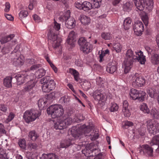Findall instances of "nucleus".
<instances>
[{"mask_svg": "<svg viewBox=\"0 0 159 159\" xmlns=\"http://www.w3.org/2000/svg\"><path fill=\"white\" fill-rule=\"evenodd\" d=\"M83 10L85 11H88L93 8V4L92 5L90 2L87 1H84L83 2Z\"/></svg>", "mask_w": 159, "mask_h": 159, "instance_id": "obj_27", "label": "nucleus"}, {"mask_svg": "<svg viewBox=\"0 0 159 159\" xmlns=\"http://www.w3.org/2000/svg\"><path fill=\"white\" fill-rule=\"evenodd\" d=\"M145 83V80L144 78L142 76H139L133 81L132 85L134 87L137 88L143 86Z\"/></svg>", "mask_w": 159, "mask_h": 159, "instance_id": "obj_15", "label": "nucleus"}, {"mask_svg": "<svg viewBox=\"0 0 159 159\" xmlns=\"http://www.w3.org/2000/svg\"><path fill=\"white\" fill-rule=\"evenodd\" d=\"M79 20L82 24L84 25H88L91 21L90 18L84 15H80Z\"/></svg>", "mask_w": 159, "mask_h": 159, "instance_id": "obj_23", "label": "nucleus"}, {"mask_svg": "<svg viewBox=\"0 0 159 159\" xmlns=\"http://www.w3.org/2000/svg\"><path fill=\"white\" fill-rule=\"evenodd\" d=\"M141 151H143V154L146 156L151 157L153 156V149L148 145H142L141 147Z\"/></svg>", "mask_w": 159, "mask_h": 159, "instance_id": "obj_14", "label": "nucleus"}, {"mask_svg": "<svg viewBox=\"0 0 159 159\" xmlns=\"http://www.w3.org/2000/svg\"><path fill=\"white\" fill-rule=\"evenodd\" d=\"M48 39L51 40L52 46L56 50V52L57 54L60 53L61 49L60 48L62 39L57 35V34L55 33L54 30H50L48 34Z\"/></svg>", "mask_w": 159, "mask_h": 159, "instance_id": "obj_3", "label": "nucleus"}, {"mask_svg": "<svg viewBox=\"0 0 159 159\" xmlns=\"http://www.w3.org/2000/svg\"><path fill=\"white\" fill-rule=\"evenodd\" d=\"M8 151L2 148H0V159H9L10 158Z\"/></svg>", "mask_w": 159, "mask_h": 159, "instance_id": "obj_22", "label": "nucleus"}, {"mask_svg": "<svg viewBox=\"0 0 159 159\" xmlns=\"http://www.w3.org/2000/svg\"><path fill=\"white\" fill-rule=\"evenodd\" d=\"M16 43V40H14L11 41V43L9 46V47H4L2 49L1 52L3 54L8 53L12 49V46L15 45Z\"/></svg>", "mask_w": 159, "mask_h": 159, "instance_id": "obj_24", "label": "nucleus"}, {"mask_svg": "<svg viewBox=\"0 0 159 159\" xmlns=\"http://www.w3.org/2000/svg\"><path fill=\"white\" fill-rule=\"evenodd\" d=\"M93 96L95 100L104 102L106 100V96L101 93L99 90H96L93 93Z\"/></svg>", "mask_w": 159, "mask_h": 159, "instance_id": "obj_13", "label": "nucleus"}, {"mask_svg": "<svg viewBox=\"0 0 159 159\" xmlns=\"http://www.w3.org/2000/svg\"><path fill=\"white\" fill-rule=\"evenodd\" d=\"M134 3L137 9L140 11H143L144 8V0H134Z\"/></svg>", "mask_w": 159, "mask_h": 159, "instance_id": "obj_21", "label": "nucleus"}, {"mask_svg": "<svg viewBox=\"0 0 159 159\" xmlns=\"http://www.w3.org/2000/svg\"><path fill=\"white\" fill-rule=\"evenodd\" d=\"M7 106L3 104H0V111L5 113L7 110Z\"/></svg>", "mask_w": 159, "mask_h": 159, "instance_id": "obj_57", "label": "nucleus"}, {"mask_svg": "<svg viewBox=\"0 0 159 159\" xmlns=\"http://www.w3.org/2000/svg\"><path fill=\"white\" fill-rule=\"evenodd\" d=\"M46 100L45 101L43 99H40L38 101V106L39 108L42 109L44 108L46 104Z\"/></svg>", "mask_w": 159, "mask_h": 159, "instance_id": "obj_43", "label": "nucleus"}, {"mask_svg": "<svg viewBox=\"0 0 159 159\" xmlns=\"http://www.w3.org/2000/svg\"><path fill=\"white\" fill-rule=\"evenodd\" d=\"M53 28L56 31H58L60 29L61 25L60 24L57 23L56 21L54 20Z\"/></svg>", "mask_w": 159, "mask_h": 159, "instance_id": "obj_56", "label": "nucleus"}, {"mask_svg": "<svg viewBox=\"0 0 159 159\" xmlns=\"http://www.w3.org/2000/svg\"><path fill=\"white\" fill-rule=\"evenodd\" d=\"M96 150V149H94L93 148H87L85 149L82 150V152L84 154L85 156H86L88 155H89L92 153H93Z\"/></svg>", "mask_w": 159, "mask_h": 159, "instance_id": "obj_37", "label": "nucleus"}, {"mask_svg": "<svg viewBox=\"0 0 159 159\" xmlns=\"http://www.w3.org/2000/svg\"><path fill=\"white\" fill-rule=\"evenodd\" d=\"M47 111L48 115H51L52 118L60 117L64 113V110L61 105H51L47 109Z\"/></svg>", "mask_w": 159, "mask_h": 159, "instance_id": "obj_5", "label": "nucleus"}, {"mask_svg": "<svg viewBox=\"0 0 159 159\" xmlns=\"http://www.w3.org/2000/svg\"><path fill=\"white\" fill-rule=\"evenodd\" d=\"M102 0H93V9L99 8L101 3Z\"/></svg>", "mask_w": 159, "mask_h": 159, "instance_id": "obj_49", "label": "nucleus"}, {"mask_svg": "<svg viewBox=\"0 0 159 159\" xmlns=\"http://www.w3.org/2000/svg\"><path fill=\"white\" fill-rule=\"evenodd\" d=\"M113 48L117 52H119L121 51L122 47L119 43H116L114 45Z\"/></svg>", "mask_w": 159, "mask_h": 159, "instance_id": "obj_50", "label": "nucleus"}, {"mask_svg": "<svg viewBox=\"0 0 159 159\" xmlns=\"http://www.w3.org/2000/svg\"><path fill=\"white\" fill-rule=\"evenodd\" d=\"M140 110L144 113L148 114L150 112L149 109L145 103H143L141 104L140 106Z\"/></svg>", "mask_w": 159, "mask_h": 159, "instance_id": "obj_41", "label": "nucleus"}, {"mask_svg": "<svg viewBox=\"0 0 159 159\" xmlns=\"http://www.w3.org/2000/svg\"><path fill=\"white\" fill-rule=\"evenodd\" d=\"M27 71H23L22 74H17L15 76V78L17 80L18 84L20 85L24 83L26 80L30 79L29 73H27Z\"/></svg>", "mask_w": 159, "mask_h": 159, "instance_id": "obj_11", "label": "nucleus"}, {"mask_svg": "<svg viewBox=\"0 0 159 159\" xmlns=\"http://www.w3.org/2000/svg\"><path fill=\"white\" fill-rule=\"evenodd\" d=\"M50 79L49 76H46L40 80L41 83L43 84L42 89L44 92H49L54 89L56 87V84L54 80H50Z\"/></svg>", "mask_w": 159, "mask_h": 159, "instance_id": "obj_4", "label": "nucleus"}, {"mask_svg": "<svg viewBox=\"0 0 159 159\" xmlns=\"http://www.w3.org/2000/svg\"><path fill=\"white\" fill-rule=\"evenodd\" d=\"M131 19L130 17L125 18L124 21L123 26L125 30L129 29L131 25Z\"/></svg>", "mask_w": 159, "mask_h": 159, "instance_id": "obj_30", "label": "nucleus"}, {"mask_svg": "<svg viewBox=\"0 0 159 159\" xmlns=\"http://www.w3.org/2000/svg\"><path fill=\"white\" fill-rule=\"evenodd\" d=\"M116 66L113 63L109 64L106 68L107 71L109 73L112 74L116 70Z\"/></svg>", "mask_w": 159, "mask_h": 159, "instance_id": "obj_29", "label": "nucleus"}, {"mask_svg": "<svg viewBox=\"0 0 159 159\" xmlns=\"http://www.w3.org/2000/svg\"><path fill=\"white\" fill-rule=\"evenodd\" d=\"M11 7L10 4L9 2H6L5 3V8L4 9L5 11L6 12H8L10 10Z\"/></svg>", "mask_w": 159, "mask_h": 159, "instance_id": "obj_60", "label": "nucleus"}, {"mask_svg": "<svg viewBox=\"0 0 159 159\" xmlns=\"http://www.w3.org/2000/svg\"><path fill=\"white\" fill-rule=\"evenodd\" d=\"M75 6L77 8L83 10V3L81 4L78 2H75Z\"/></svg>", "mask_w": 159, "mask_h": 159, "instance_id": "obj_61", "label": "nucleus"}, {"mask_svg": "<svg viewBox=\"0 0 159 159\" xmlns=\"http://www.w3.org/2000/svg\"><path fill=\"white\" fill-rule=\"evenodd\" d=\"M39 64H36L32 65L30 68V70H34L38 69L40 66Z\"/></svg>", "mask_w": 159, "mask_h": 159, "instance_id": "obj_62", "label": "nucleus"}, {"mask_svg": "<svg viewBox=\"0 0 159 159\" xmlns=\"http://www.w3.org/2000/svg\"><path fill=\"white\" fill-rule=\"evenodd\" d=\"M118 105L115 103H112L109 108V110L111 112H115L117 111L118 109Z\"/></svg>", "mask_w": 159, "mask_h": 159, "instance_id": "obj_47", "label": "nucleus"}, {"mask_svg": "<svg viewBox=\"0 0 159 159\" xmlns=\"http://www.w3.org/2000/svg\"><path fill=\"white\" fill-rule=\"evenodd\" d=\"M129 103L126 100H124L123 102L122 111L125 116L129 117L131 115V113L128 109Z\"/></svg>", "mask_w": 159, "mask_h": 159, "instance_id": "obj_17", "label": "nucleus"}, {"mask_svg": "<svg viewBox=\"0 0 159 159\" xmlns=\"http://www.w3.org/2000/svg\"><path fill=\"white\" fill-rule=\"evenodd\" d=\"M39 137V135L34 130L31 131L29 133L28 138L33 141H35Z\"/></svg>", "mask_w": 159, "mask_h": 159, "instance_id": "obj_28", "label": "nucleus"}, {"mask_svg": "<svg viewBox=\"0 0 159 159\" xmlns=\"http://www.w3.org/2000/svg\"><path fill=\"white\" fill-rule=\"evenodd\" d=\"M42 157L43 159H58L57 156L53 153L43 154L42 155Z\"/></svg>", "mask_w": 159, "mask_h": 159, "instance_id": "obj_33", "label": "nucleus"}, {"mask_svg": "<svg viewBox=\"0 0 159 159\" xmlns=\"http://www.w3.org/2000/svg\"><path fill=\"white\" fill-rule=\"evenodd\" d=\"M132 7V3L128 2L124 4L123 7L124 11L129 12L131 10Z\"/></svg>", "mask_w": 159, "mask_h": 159, "instance_id": "obj_35", "label": "nucleus"}, {"mask_svg": "<svg viewBox=\"0 0 159 159\" xmlns=\"http://www.w3.org/2000/svg\"><path fill=\"white\" fill-rule=\"evenodd\" d=\"M130 95L133 99H138L139 101L142 102L143 101L146 97V94L145 92L142 90H138L134 89L131 90Z\"/></svg>", "mask_w": 159, "mask_h": 159, "instance_id": "obj_9", "label": "nucleus"}, {"mask_svg": "<svg viewBox=\"0 0 159 159\" xmlns=\"http://www.w3.org/2000/svg\"><path fill=\"white\" fill-rule=\"evenodd\" d=\"M133 29L135 34L137 35H141L144 31L143 25L141 21H137L134 24Z\"/></svg>", "mask_w": 159, "mask_h": 159, "instance_id": "obj_12", "label": "nucleus"}, {"mask_svg": "<svg viewBox=\"0 0 159 159\" xmlns=\"http://www.w3.org/2000/svg\"><path fill=\"white\" fill-rule=\"evenodd\" d=\"M75 38L76 36L75 32L73 31H72L70 33L68 37V39H75Z\"/></svg>", "mask_w": 159, "mask_h": 159, "instance_id": "obj_59", "label": "nucleus"}, {"mask_svg": "<svg viewBox=\"0 0 159 159\" xmlns=\"http://www.w3.org/2000/svg\"><path fill=\"white\" fill-rule=\"evenodd\" d=\"M145 48L148 54H153L155 52V50L154 49H152L148 46H146Z\"/></svg>", "mask_w": 159, "mask_h": 159, "instance_id": "obj_55", "label": "nucleus"}, {"mask_svg": "<svg viewBox=\"0 0 159 159\" xmlns=\"http://www.w3.org/2000/svg\"><path fill=\"white\" fill-rule=\"evenodd\" d=\"M146 8L149 10H151L153 6V0H145Z\"/></svg>", "mask_w": 159, "mask_h": 159, "instance_id": "obj_40", "label": "nucleus"}, {"mask_svg": "<svg viewBox=\"0 0 159 159\" xmlns=\"http://www.w3.org/2000/svg\"><path fill=\"white\" fill-rule=\"evenodd\" d=\"M93 129L92 126H87L85 125L72 127L70 132L73 138L62 141L60 143V148H66L74 144V150H80L83 144L81 143L84 140V137Z\"/></svg>", "mask_w": 159, "mask_h": 159, "instance_id": "obj_1", "label": "nucleus"}, {"mask_svg": "<svg viewBox=\"0 0 159 159\" xmlns=\"http://www.w3.org/2000/svg\"><path fill=\"white\" fill-rule=\"evenodd\" d=\"M150 114L154 118L159 119V112L156 109H152L150 111Z\"/></svg>", "mask_w": 159, "mask_h": 159, "instance_id": "obj_44", "label": "nucleus"}, {"mask_svg": "<svg viewBox=\"0 0 159 159\" xmlns=\"http://www.w3.org/2000/svg\"><path fill=\"white\" fill-rule=\"evenodd\" d=\"M0 133L3 134H5L7 133L4 125L1 123H0Z\"/></svg>", "mask_w": 159, "mask_h": 159, "instance_id": "obj_58", "label": "nucleus"}, {"mask_svg": "<svg viewBox=\"0 0 159 159\" xmlns=\"http://www.w3.org/2000/svg\"><path fill=\"white\" fill-rule=\"evenodd\" d=\"M15 116V114L13 112H10L7 118L5 120V122L6 123H8L14 119Z\"/></svg>", "mask_w": 159, "mask_h": 159, "instance_id": "obj_46", "label": "nucleus"}, {"mask_svg": "<svg viewBox=\"0 0 159 159\" xmlns=\"http://www.w3.org/2000/svg\"><path fill=\"white\" fill-rule=\"evenodd\" d=\"M141 19L145 24L146 26H147L148 24V16L147 15H144L142 16Z\"/></svg>", "mask_w": 159, "mask_h": 159, "instance_id": "obj_52", "label": "nucleus"}, {"mask_svg": "<svg viewBox=\"0 0 159 159\" xmlns=\"http://www.w3.org/2000/svg\"><path fill=\"white\" fill-rule=\"evenodd\" d=\"M16 54H18L16 55V57L14 58L13 60V64L16 66H21L24 64V57L22 55H20V52H16Z\"/></svg>", "mask_w": 159, "mask_h": 159, "instance_id": "obj_16", "label": "nucleus"}, {"mask_svg": "<svg viewBox=\"0 0 159 159\" xmlns=\"http://www.w3.org/2000/svg\"><path fill=\"white\" fill-rule=\"evenodd\" d=\"M72 122L71 118L68 117L66 118L63 117L58 119L54 123V128L56 129H62L66 128L67 126L70 125Z\"/></svg>", "mask_w": 159, "mask_h": 159, "instance_id": "obj_8", "label": "nucleus"}, {"mask_svg": "<svg viewBox=\"0 0 159 159\" xmlns=\"http://www.w3.org/2000/svg\"><path fill=\"white\" fill-rule=\"evenodd\" d=\"M75 20L73 17L70 16L65 22L66 26L70 29L74 28L75 25Z\"/></svg>", "mask_w": 159, "mask_h": 159, "instance_id": "obj_20", "label": "nucleus"}, {"mask_svg": "<svg viewBox=\"0 0 159 159\" xmlns=\"http://www.w3.org/2000/svg\"><path fill=\"white\" fill-rule=\"evenodd\" d=\"M40 111L37 110L31 109L26 111L23 115V118L26 122L29 123L34 121L41 115Z\"/></svg>", "mask_w": 159, "mask_h": 159, "instance_id": "obj_6", "label": "nucleus"}, {"mask_svg": "<svg viewBox=\"0 0 159 159\" xmlns=\"http://www.w3.org/2000/svg\"><path fill=\"white\" fill-rule=\"evenodd\" d=\"M75 39H67L66 43L70 45L72 47H73L75 46Z\"/></svg>", "mask_w": 159, "mask_h": 159, "instance_id": "obj_54", "label": "nucleus"}, {"mask_svg": "<svg viewBox=\"0 0 159 159\" xmlns=\"http://www.w3.org/2000/svg\"><path fill=\"white\" fill-rule=\"evenodd\" d=\"M149 96L151 98H157L159 104V93L154 89L149 88L147 90Z\"/></svg>", "mask_w": 159, "mask_h": 159, "instance_id": "obj_18", "label": "nucleus"}, {"mask_svg": "<svg viewBox=\"0 0 159 159\" xmlns=\"http://www.w3.org/2000/svg\"><path fill=\"white\" fill-rule=\"evenodd\" d=\"M12 77L10 76L6 77L4 79L3 83L5 86L7 88H10L12 86Z\"/></svg>", "mask_w": 159, "mask_h": 159, "instance_id": "obj_25", "label": "nucleus"}, {"mask_svg": "<svg viewBox=\"0 0 159 159\" xmlns=\"http://www.w3.org/2000/svg\"><path fill=\"white\" fill-rule=\"evenodd\" d=\"M46 71L43 68L39 69L35 73V75L39 78H40L45 75Z\"/></svg>", "mask_w": 159, "mask_h": 159, "instance_id": "obj_42", "label": "nucleus"}, {"mask_svg": "<svg viewBox=\"0 0 159 159\" xmlns=\"http://www.w3.org/2000/svg\"><path fill=\"white\" fill-rule=\"evenodd\" d=\"M35 83L33 80H30L25 84L23 90L24 92H30L31 91L34 86Z\"/></svg>", "mask_w": 159, "mask_h": 159, "instance_id": "obj_19", "label": "nucleus"}, {"mask_svg": "<svg viewBox=\"0 0 159 159\" xmlns=\"http://www.w3.org/2000/svg\"><path fill=\"white\" fill-rule=\"evenodd\" d=\"M46 7L49 11H52L54 10L53 6L50 3L48 4Z\"/></svg>", "mask_w": 159, "mask_h": 159, "instance_id": "obj_63", "label": "nucleus"}, {"mask_svg": "<svg viewBox=\"0 0 159 159\" xmlns=\"http://www.w3.org/2000/svg\"><path fill=\"white\" fill-rule=\"evenodd\" d=\"M37 147V145L35 143H30L28 144V148L29 150H35Z\"/></svg>", "mask_w": 159, "mask_h": 159, "instance_id": "obj_53", "label": "nucleus"}, {"mask_svg": "<svg viewBox=\"0 0 159 159\" xmlns=\"http://www.w3.org/2000/svg\"><path fill=\"white\" fill-rule=\"evenodd\" d=\"M145 124L150 134L154 135L159 132V123L149 120L146 121Z\"/></svg>", "mask_w": 159, "mask_h": 159, "instance_id": "obj_10", "label": "nucleus"}, {"mask_svg": "<svg viewBox=\"0 0 159 159\" xmlns=\"http://www.w3.org/2000/svg\"><path fill=\"white\" fill-rule=\"evenodd\" d=\"M15 37L14 34H11L8 36H5L2 38L0 40V41L2 43H5L7 42L12 40V41L15 39H13V38Z\"/></svg>", "mask_w": 159, "mask_h": 159, "instance_id": "obj_31", "label": "nucleus"}, {"mask_svg": "<svg viewBox=\"0 0 159 159\" xmlns=\"http://www.w3.org/2000/svg\"><path fill=\"white\" fill-rule=\"evenodd\" d=\"M151 146L156 145H159V135H155L153 137L150 143Z\"/></svg>", "mask_w": 159, "mask_h": 159, "instance_id": "obj_38", "label": "nucleus"}, {"mask_svg": "<svg viewBox=\"0 0 159 159\" xmlns=\"http://www.w3.org/2000/svg\"><path fill=\"white\" fill-rule=\"evenodd\" d=\"M133 125V123L130 121H126L124 122V124L123 125L122 128L123 129H127L129 127L132 126Z\"/></svg>", "mask_w": 159, "mask_h": 159, "instance_id": "obj_51", "label": "nucleus"}, {"mask_svg": "<svg viewBox=\"0 0 159 159\" xmlns=\"http://www.w3.org/2000/svg\"><path fill=\"white\" fill-rule=\"evenodd\" d=\"M70 11L68 10L66 13H65L63 16H61L59 17V20L61 21H64L67 20L70 17Z\"/></svg>", "mask_w": 159, "mask_h": 159, "instance_id": "obj_39", "label": "nucleus"}, {"mask_svg": "<svg viewBox=\"0 0 159 159\" xmlns=\"http://www.w3.org/2000/svg\"><path fill=\"white\" fill-rule=\"evenodd\" d=\"M18 144L20 147L22 149H25L26 148V141L24 139H20L19 140Z\"/></svg>", "mask_w": 159, "mask_h": 159, "instance_id": "obj_45", "label": "nucleus"}, {"mask_svg": "<svg viewBox=\"0 0 159 159\" xmlns=\"http://www.w3.org/2000/svg\"><path fill=\"white\" fill-rule=\"evenodd\" d=\"M135 53L136 56L134 54L133 51L130 49L126 51L123 65L125 67L124 72L126 74L129 71L135 61L137 60L140 64H143L146 61L145 56L143 55L142 52L137 51H136Z\"/></svg>", "mask_w": 159, "mask_h": 159, "instance_id": "obj_2", "label": "nucleus"}, {"mask_svg": "<svg viewBox=\"0 0 159 159\" xmlns=\"http://www.w3.org/2000/svg\"><path fill=\"white\" fill-rule=\"evenodd\" d=\"M96 82L97 85L102 88H105L107 86V83L100 77L97 78Z\"/></svg>", "mask_w": 159, "mask_h": 159, "instance_id": "obj_26", "label": "nucleus"}, {"mask_svg": "<svg viewBox=\"0 0 159 159\" xmlns=\"http://www.w3.org/2000/svg\"><path fill=\"white\" fill-rule=\"evenodd\" d=\"M70 73L74 76L75 80L77 81H78L80 80L79 73L78 71L73 68L69 69Z\"/></svg>", "mask_w": 159, "mask_h": 159, "instance_id": "obj_32", "label": "nucleus"}, {"mask_svg": "<svg viewBox=\"0 0 159 159\" xmlns=\"http://www.w3.org/2000/svg\"><path fill=\"white\" fill-rule=\"evenodd\" d=\"M28 14V11H27L22 10L19 13V17L21 19L27 17Z\"/></svg>", "mask_w": 159, "mask_h": 159, "instance_id": "obj_48", "label": "nucleus"}, {"mask_svg": "<svg viewBox=\"0 0 159 159\" xmlns=\"http://www.w3.org/2000/svg\"><path fill=\"white\" fill-rule=\"evenodd\" d=\"M78 43L80 46V50L85 54H88L91 52L93 48V45L88 42L83 37L79 39Z\"/></svg>", "mask_w": 159, "mask_h": 159, "instance_id": "obj_7", "label": "nucleus"}, {"mask_svg": "<svg viewBox=\"0 0 159 159\" xmlns=\"http://www.w3.org/2000/svg\"><path fill=\"white\" fill-rule=\"evenodd\" d=\"M151 62L154 65L159 64V54H155L151 57Z\"/></svg>", "mask_w": 159, "mask_h": 159, "instance_id": "obj_34", "label": "nucleus"}, {"mask_svg": "<svg viewBox=\"0 0 159 159\" xmlns=\"http://www.w3.org/2000/svg\"><path fill=\"white\" fill-rule=\"evenodd\" d=\"M102 38L105 40H110L112 38V35L109 33L103 32L101 34Z\"/></svg>", "mask_w": 159, "mask_h": 159, "instance_id": "obj_36", "label": "nucleus"}, {"mask_svg": "<svg viewBox=\"0 0 159 159\" xmlns=\"http://www.w3.org/2000/svg\"><path fill=\"white\" fill-rule=\"evenodd\" d=\"M34 20L36 22H39L40 21V17L37 15L34 14L33 16Z\"/></svg>", "mask_w": 159, "mask_h": 159, "instance_id": "obj_64", "label": "nucleus"}]
</instances>
